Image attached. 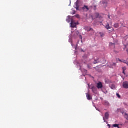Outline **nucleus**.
<instances>
[{
    "mask_svg": "<svg viewBox=\"0 0 128 128\" xmlns=\"http://www.w3.org/2000/svg\"><path fill=\"white\" fill-rule=\"evenodd\" d=\"M77 24H78V23L74 22V20H71V22H70L71 28H76Z\"/></svg>",
    "mask_w": 128,
    "mask_h": 128,
    "instance_id": "1",
    "label": "nucleus"
},
{
    "mask_svg": "<svg viewBox=\"0 0 128 128\" xmlns=\"http://www.w3.org/2000/svg\"><path fill=\"white\" fill-rule=\"evenodd\" d=\"M108 118H109V113H108V112H106V113H104V116L103 117L104 122H105L106 120H108Z\"/></svg>",
    "mask_w": 128,
    "mask_h": 128,
    "instance_id": "2",
    "label": "nucleus"
},
{
    "mask_svg": "<svg viewBox=\"0 0 128 128\" xmlns=\"http://www.w3.org/2000/svg\"><path fill=\"white\" fill-rule=\"evenodd\" d=\"M122 86H123V88L125 89H128V82H124L122 84Z\"/></svg>",
    "mask_w": 128,
    "mask_h": 128,
    "instance_id": "3",
    "label": "nucleus"
},
{
    "mask_svg": "<svg viewBox=\"0 0 128 128\" xmlns=\"http://www.w3.org/2000/svg\"><path fill=\"white\" fill-rule=\"evenodd\" d=\"M96 88L98 89H101L103 88V85L102 84V82H99L96 84Z\"/></svg>",
    "mask_w": 128,
    "mask_h": 128,
    "instance_id": "4",
    "label": "nucleus"
},
{
    "mask_svg": "<svg viewBox=\"0 0 128 128\" xmlns=\"http://www.w3.org/2000/svg\"><path fill=\"white\" fill-rule=\"evenodd\" d=\"M85 30L88 32H92V34H94V29H92V28H90V27H86L85 28Z\"/></svg>",
    "mask_w": 128,
    "mask_h": 128,
    "instance_id": "5",
    "label": "nucleus"
},
{
    "mask_svg": "<svg viewBox=\"0 0 128 128\" xmlns=\"http://www.w3.org/2000/svg\"><path fill=\"white\" fill-rule=\"evenodd\" d=\"M82 9L84 12H88V10H90L88 6H84L82 8Z\"/></svg>",
    "mask_w": 128,
    "mask_h": 128,
    "instance_id": "6",
    "label": "nucleus"
},
{
    "mask_svg": "<svg viewBox=\"0 0 128 128\" xmlns=\"http://www.w3.org/2000/svg\"><path fill=\"white\" fill-rule=\"evenodd\" d=\"M86 98H87V100H92V97L89 94L86 93Z\"/></svg>",
    "mask_w": 128,
    "mask_h": 128,
    "instance_id": "7",
    "label": "nucleus"
},
{
    "mask_svg": "<svg viewBox=\"0 0 128 128\" xmlns=\"http://www.w3.org/2000/svg\"><path fill=\"white\" fill-rule=\"evenodd\" d=\"M87 58H88V56H86V55H84L83 56L84 60L82 61V64H86V62Z\"/></svg>",
    "mask_w": 128,
    "mask_h": 128,
    "instance_id": "8",
    "label": "nucleus"
},
{
    "mask_svg": "<svg viewBox=\"0 0 128 128\" xmlns=\"http://www.w3.org/2000/svg\"><path fill=\"white\" fill-rule=\"evenodd\" d=\"M119 62H124V64H128V62L126 60H120L118 59Z\"/></svg>",
    "mask_w": 128,
    "mask_h": 128,
    "instance_id": "9",
    "label": "nucleus"
},
{
    "mask_svg": "<svg viewBox=\"0 0 128 128\" xmlns=\"http://www.w3.org/2000/svg\"><path fill=\"white\" fill-rule=\"evenodd\" d=\"M106 28L107 30H110V28H112V27L110 26V24H107L106 25Z\"/></svg>",
    "mask_w": 128,
    "mask_h": 128,
    "instance_id": "10",
    "label": "nucleus"
},
{
    "mask_svg": "<svg viewBox=\"0 0 128 128\" xmlns=\"http://www.w3.org/2000/svg\"><path fill=\"white\" fill-rule=\"evenodd\" d=\"M126 67H122V74H125V70H126Z\"/></svg>",
    "mask_w": 128,
    "mask_h": 128,
    "instance_id": "11",
    "label": "nucleus"
},
{
    "mask_svg": "<svg viewBox=\"0 0 128 128\" xmlns=\"http://www.w3.org/2000/svg\"><path fill=\"white\" fill-rule=\"evenodd\" d=\"M74 8H76V10H78V3H76L75 6H74Z\"/></svg>",
    "mask_w": 128,
    "mask_h": 128,
    "instance_id": "12",
    "label": "nucleus"
},
{
    "mask_svg": "<svg viewBox=\"0 0 128 128\" xmlns=\"http://www.w3.org/2000/svg\"><path fill=\"white\" fill-rule=\"evenodd\" d=\"M116 44L114 43H112V42H110L109 44L110 46H112V48H114V45Z\"/></svg>",
    "mask_w": 128,
    "mask_h": 128,
    "instance_id": "13",
    "label": "nucleus"
},
{
    "mask_svg": "<svg viewBox=\"0 0 128 128\" xmlns=\"http://www.w3.org/2000/svg\"><path fill=\"white\" fill-rule=\"evenodd\" d=\"M112 126L115 127V128L117 127L118 128H120L119 124H112Z\"/></svg>",
    "mask_w": 128,
    "mask_h": 128,
    "instance_id": "14",
    "label": "nucleus"
},
{
    "mask_svg": "<svg viewBox=\"0 0 128 128\" xmlns=\"http://www.w3.org/2000/svg\"><path fill=\"white\" fill-rule=\"evenodd\" d=\"M124 116L126 118V120H128V114H124Z\"/></svg>",
    "mask_w": 128,
    "mask_h": 128,
    "instance_id": "15",
    "label": "nucleus"
},
{
    "mask_svg": "<svg viewBox=\"0 0 128 128\" xmlns=\"http://www.w3.org/2000/svg\"><path fill=\"white\" fill-rule=\"evenodd\" d=\"M114 28H118V24H114Z\"/></svg>",
    "mask_w": 128,
    "mask_h": 128,
    "instance_id": "16",
    "label": "nucleus"
},
{
    "mask_svg": "<svg viewBox=\"0 0 128 128\" xmlns=\"http://www.w3.org/2000/svg\"><path fill=\"white\" fill-rule=\"evenodd\" d=\"M91 90H92V92H94L95 88L94 86H93V87L91 88Z\"/></svg>",
    "mask_w": 128,
    "mask_h": 128,
    "instance_id": "17",
    "label": "nucleus"
},
{
    "mask_svg": "<svg viewBox=\"0 0 128 128\" xmlns=\"http://www.w3.org/2000/svg\"><path fill=\"white\" fill-rule=\"evenodd\" d=\"M75 17L77 18H80V15L76 14V15L75 16Z\"/></svg>",
    "mask_w": 128,
    "mask_h": 128,
    "instance_id": "18",
    "label": "nucleus"
},
{
    "mask_svg": "<svg viewBox=\"0 0 128 128\" xmlns=\"http://www.w3.org/2000/svg\"><path fill=\"white\" fill-rule=\"evenodd\" d=\"M116 96H118V98H120V96L119 94H118V93H116Z\"/></svg>",
    "mask_w": 128,
    "mask_h": 128,
    "instance_id": "19",
    "label": "nucleus"
},
{
    "mask_svg": "<svg viewBox=\"0 0 128 128\" xmlns=\"http://www.w3.org/2000/svg\"><path fill=\"white\" fill-rule=\"evenodd\" d=\"M94 64H98V61L97 60H94Z\"/></svg>",
    "mask_w": 128,
    "mask_h": 128,
    "instance_id": "20",
    "label": "nucleus"
},
{
    "mask_svg": "<svg viewBox=\"0 0 128 128\" xmlns=\"http://www.w3.org/2000/svg\"><path fill=\"white\" fill-rule=\"evenodd\" d=\"M76 34H78L79 32L78 31H76Z\"/></svg>",
    "mask_w": 128,
    "mask_h": 128,
    "instance_id": "21",
    "label": "nucleus"
},
{
    "mask_svg": "<svg viewBox=\"0 0 128 128\" xmlns=\"http://www.w3.org/2000/svg\"><path fill=\"white\" fill-rule=\"evenodd\" d=\"M126 48H127L126 50V52H128V46H126Z\"/></svg>",
    "mask_w": 128,
    "mask_h": 128,
    "instance_id": "22",
    "label": "nucleus"
},
{
    "mask_svg": "<svg viewBox=\"0 0 128 128\" xmlns=\"http://www.w3.org/2000/svg\"><path fill=\"white\" fill-rule=\"evenodd\" d=\"M80 38H82V36H80Z\"/></svg>",
    "mask_w": 128,
    "mask_h": 128,
    "instance_id": "23",
    "label": "nucleus"
},
{
    "mask_svg": "<svg viewBox=\"0 0 128 128\" xmlns=\"http://www.w3.org/2000/svg\"><path fill=\"white\" fill-rule=\"evenodd\" d=\"M110 31L112 30H109Z\"/></svg>",
    "mask_w": 128,
    "mask_h": 128,
    "instance_id": "24",
    "label": "nucleus"
},
{
    "mask_svg": "<svg viewBox=\"0 0 128 128\" xmlns=\"http://www.w3.org/2000/svg\"><path fill=\"white\" fill-rule=\"evenodd\" d=\"M82 52H84V51L83 50H82Z\"/></svg>",
    "mask_w": 128,
    "mask_h": 128,
    "instance_id": "25",
    "label": "nucleus"
},
{
    "mask_svg": "<svg viewBox=\"0 0 128 128\" xmlns=\"http://www.w3.org/2000/svg\"><path fill=\"white\" fill-rule=\"evenodd\" d=\"M87 66H88V65Z\"/></svg>",
    "mask_w": 128,
    "mask_h": 128,
    "instance_id": "26",
    "label": "nucleus"
},
{
    "mask_svg": "<svg viewBox=\"0 0 128 128\" xmlns=\"http://www.w3.org/2000/svg\"><path fill=\"white\" fill-rule=\"evenodd\" d=\"M108 18H110V16H108Z\"/></svg>",
    "mask_w": 128,
    "mask_h": 128,
    "instance_id": "27",
    "label": "nucleus"
}]
</instances>
